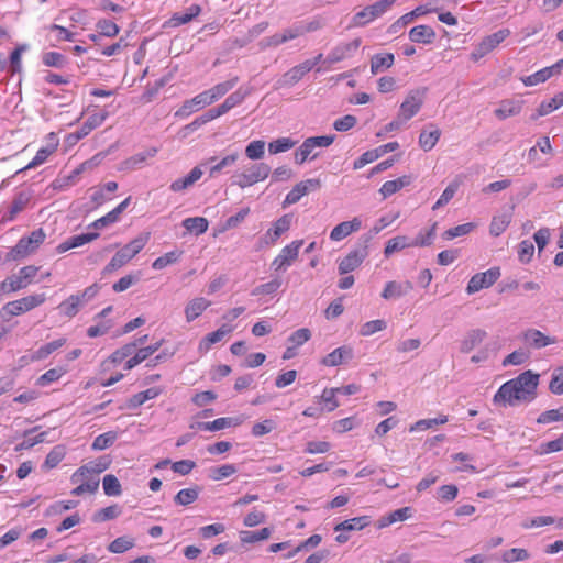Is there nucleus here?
<instances>
[{"label": "nucleus", "instance_id": "obj_17", "mask_svg": "<svg viewBox=\"0 0 563 563\" xmlns=\"http://www.w3.org/2000/svg\"><path fill=\"white\" fill-rule=\"evenodd\" d=\"M309 71H311L310 63L302 62L301 64L294 66L277 80V88L294 86Z\"/></svg>", "mask_w": 563, "mask_h": 563}, {"label": "nucleus", "instance_id": "obj_20", "mask_svg": "<svg viewBox=\"0 0 563 563\" xmlns=\"http://www.w3.org/2000/svg\"><path fill=\"white\" fill-rule=\"evenodd\" d=\"M239 81V77L234 76L227 81L217 84L212 88L202 91L208 103L212 104L217 100H219L221 97H223L225 93H228Z\"/></svg>", "mask_w": 563, "mask_h": 563}, {"label": "nucleus", "instance_id": "obj_61", "mask_svg": "<svg viewBox=\"0 0 563 563\" xmlns=\"http://www.w3.org/2000/svg\"><path fill=\"white\" fill-rule=\"evenodd\" d=\"M42 60L45 66L55 68H63L67 64V58L58 52L45 53Z\"/></svg>", "mask_w": 563, "mask_h": 563}, {"label": "nucleus", "instance_id": "obj_31", "mask_svg": "<svg viewBox=\"0 0 563 563\" xmlns=\"http://www.w3.org/2000/svg\"><path fill=\"white\" fill-rule=\"evenodd\" d=\"M428 128L431 130H422L419 135V145L426 152L431 151L441 136V131L433 124H429Z\"/></svg>", "mask_w": 563, "mask_h": 563}, {"label": "nucleus", "instance_id": "obj_48", "mask_svg": "<svg viewBox=\"0 0 563 563\" xmlns=\"http://www.w3.org/2000/svg\"><path fill=\"white\" fill-rule=\"evenodd\" d=\"M412 246L411 242L408 241V238L405 235H398L390 240H388L384 254L386 257H389L395 252L401 251L406 247Z\"/></svg>", "mask_w": 563, "mask_h": 563}, {"label": "nucleus", "instance_id": "obj_30", "mask_svg": "<svg viewBox=\"0 0 563 563\" xmlns=\"http://www.w3.org/2000/svg\"><path fill=\"white\" fill-rule=\"evenodd\" d=\"M412 181V177L409 175H404L395 180H388L383 184V186L379 189V192L382 194L383 198H387L400 189L409 186Z\"/></svg>", "mask_w": 563, "mask_h": 563}, {"label": "nucleus", "instance_id": "obj_25", "mask_svg": "<svg viewBox=\"0 0 563 563\" xmlns=\"http://www.w3.org/2000/svg\"><path fill=\"white\" fill-rule=\"evenodd\" d=\"M209 106L203 92L198 93L194 98L186 100L183 106L176 111L175 115L185 118L190 115L192 112Z\"/></svg>", "mask_w": 563, "mask_h": 563}, {"label": "nucleus", "instance_id": "obj_33", "mask_svg": "<svg viewBox=\"0 0 563 563\" xmlns=\"http://www.w3.org/2000/svg\"><path fill=\"white\" fill-rule=\"evenodd\" d=\"M209 306L210 301L202 297L195 298L191 301H189L185 308V316L187 322H191L195 319H197Z\"/></svg>", "mask_w": 563, "mask_h": 563}, {"label": "nucleus", "instance_id": "obj_47", "mask_svg": "<svg viewBox=\"0 0 563 563\" xmlns=\"http://www.w3.org/2000/svg\"><path fill=\"white\" fill-rule=\"evenodd\" d=\"M65 343L66 339L64 338L48 342L47 344L41 346L38 350L34 352V354L32 355V361H40L46 358L49 354L62 347Z\"/></svg>", "mask_w": 563, "mask_h": 563}, {"label": "nucleus", "instance_id": "obj_28", "mask_svg": "<svg viewBox=\"0 0 563 563\" xmlns=\"http://www.w3.org/2000/svg\"><path fill=\"white\" fill-rule=\"evenodd\" d=\"M522 109V101L506 99L499 103V107L494 111L495 115L505 120L509 117H514L520 113Z\"/></svg>", "mask_w": 563, "mask_h": 563}, {"label": "nucleus", "instance_id": "obj_57", "mask_svg": "<svg viewBox=\"0 0 563 563\" xmlns=\"http://www.w3.org/2000/svg\"><path fill=\"white\" fill-rule=\"evenodd\" d=\"M135 542L133 538L129 537H119L114 539L109 545L108 550L111 553H124L125 551L132 549L134 547Z\"/></svg>", "mask_w": 563, "mask_h": 563}, {"label": "nucleus", "instance_id": "obj_15", "mask_svg": "<svg viewBox=\"0 0 563 563\" xmlns=\"http://www.w3.org/2000/svg\"><path fill=\"white\" fill-rule=\"evenodd\" d=\"M361 45V38H355L349 43H341L333 47L328 54L324 63L329 65L336 64L352 55Z\"/></svg>", "mask_w": 563, "mask_h": 563}, {"label": "nucleus", "instance_id": "obj_55", "mask_svg": "<svg viewBox=\"0 0 563 563\" xmlns=\"http://www.w3.org/2000/svg\"><path fill=\"white\" fill-rule=\"evenodd\" d=\"M530 558L529 552L526 549L521 548H512L506 550L501 553V561L504 563H515L519 561H525Z\"/></svg>", "mask_w": 563, "mask_h": 563}, {"label": "nucleus", "instance_id": "obj_11", "mask_svg": "<svg viewBox=\"0 0 563 563\" xmlns=\"http://www.w3.org/2000/svg\"><path fill=\"white\" fill-rule=\"evenodd\" d=\"M111 464V459L108 455L100 456L95 461H90L89 463L80 466L70 477L73 484L79 483L88 475H93L97 477L100 473L108 470Z\"/></svg>", "mask_w": 563, "mask_h": 563}, {"label": "nucleus", "instance_id": "obj_51", "mask_svg": "<svg viewBox=\"0 0 563 563\" xmlns=\"http://www.w3.org/2000/svg\"><path fill=\"white\" fill-rule=\"evenodd\" d=\"M236 467L233 464H224L221 466L210 467L208 477L212 481H221L236 473Z\"/></svg>", "mask_w": 563, "mask_h": 563}, {"label": "nucleus", "instance_id": "obj_40", "mask_svg": "<svg viewBox=\"0 0 563 563\" xmlns=\"http://www.w3.org/2000/svg\"><path fill=\"white\" fill-rule=\"evenodd\" d=\"M26 287L19 274L11 275L0 283V295L2 297L5 294L15 292Z\"/></svg>", "mask_w": 563, "mask_h": 563}, {"label": "nucleus", "instance_id": "obj_46", "mask_svg": "<svg viewBox=\"0 0 563 563\" xmlns=\"http://www.w3.org/2000/svg\"><path fill=\"white\" fill-rule=\"evenodd\" d=\"M29 201H30V196L27 194L19 192L13 198V200L9 207L7 219L12 221L15 218V216L18 213H20L26 207Z\"/></svg>", "mask_w": 563, "mask_h": 563}, {"label": "nucleus", "instance_id": "obj_5", "mask_svg": "<svg viewBox=\"0 0 563 563\" xmlns=\"http://www.w3.org/2000/svg\"><path fill=\"white\" fill-rule=\"evenodd\" d=\"M269 174L271 166L266 163L252 164L242 173L234 174L231 177V185L243 189L266 179Z\"/></svg>", "mask_w": 563, "mask_h": 563}, {"label": "nucleus", "instance_id": "obj_41", "mask_svg": "<svg viewBox=\"0 0 563 563\" xmlns=\"http://www.w3.org/2000/svg\"><path fill=\"white\" fill-rule=\"evenodd\" d=\"M77 484L78 486L70 492L73 496H81L86 493L93 494L99 488V479L93 475H88Z\"/></svg>", "mask_w": 563, "mask_h": 563}, {"label": "nucleus", "instance_id": "obj_44", "mask_svg": "<svg viewBox=\"0 0 563 563\" xmlns=\"http://www.w3.org/2000/svg\"><path fill=\"white\" fill-rule=\"evenodd\" d=\"M240 154L238 152L228 154L227 156L220 158L216 164L211 165L209 168V176L211 178L218 176L220 173H222L225 168H229L233 166L236 161L239 159Z\"/></svg>", "mask_w": 563, "mask_h": 563}, {"label": "nucleus", "instance_id": "obj_54", "mask_svg": "<svg viewBox=\"0 0 563 563\" xmlns=\"http://www.w3.org/2000/svg\"><path fill=\"white\" fill-rule=\"evenodd\" d=\"M272 530L267 527L258 531H242L240 538L242 543H254L269 538Z\"/></svg>", "mask_w": 563, "mask_h": 563}, {"label": "nucleus", "instance_id": "obj_42", "mask_svg": "<svg viewBox=\"0 0 563 563\" xmlns=\"http://www.w3.org/2000/svg\"><path fill=\"white\" fill-rule=\"evenodd\" d=\"M291 218L288 214L280 217L266 233V236L271 239L272 243H275L278 238L289 230Z\"/></svg>", "mask_w": 563, "mask_h": 563}, {"label": "nucleus", "instance_id": "obj_59", "mask_svg": "<svg viewBox=\"0 0 563 563\" xmlns=\"http://www.w3.org/2000/svg\"><path fill=\"white\" fill-rule=\"evenodd\" d=\"M64 374L65 369L62 367L51 368L36 379V385L45 387L57 382Z\"/></svg>", "mask_w": 563, "mask_h": 563}, {"label": "nucleus", "instance_id": "obj_23", "mask_svg": "<svg viewBox=\"0 0 563 563\" xmlns=\"http://www.w3.org/2000/svg\"><path fill=\"white\" fill-rule=\"evenodd\" d=\"M523 341L533 349H542L555 343L554 338L543 334L537 329H528L522 334Z\"/></svg>", "mask_w": 563, "mask_h": 563}, {"label": "nucleus", "instance_id": "obj_13", "mask_svg": "<svg viewBox=\"0 0 563 563\" xmlns=\"http://www.w3.org/2000/svg\"><path fill=\"white\" fill-rule=\"evenodd\" d=\"M107 117H108L107 111H101L99 113H93V114L89 115L88 119L84 122V124L80 126L79 130L68 134L66 141L70 145H74L79 140L87 136L92 130H95L96 128L101 125L104 122V120L107 119Z\"/></svg>", "mask_w": 563, "mask_h": 563}, {"label": "nucleus", "instance_id": "obj_29", "mask_svg": "<svg viewBox=\"0 0 563 563\" xmlns=\"http://www.w3.org/2000/svg\"><path fill=\"white\" fill-rule=\"evenodd\" d=\"M487 336L486 331L482 329H474L466 333L465 338L461 342V352L470 353L475 346L481 344Z\"/></svg>", "mask_w": 563, "mask_h": 563}, {"label": "nucleus", "instance_id": "obj_10", "mask_svg": "<svg viewBox=\"0 0 563 563\" xmlns=\"http://www.w3.org/2000/svg\"><path fill=\"white\" fill-rule=\"evenodd\" d=\"M500 277V268L492 267L483 273H477L471 277L466 286L468 295L475 294L482 289L488 288L494 285Z\"/></svg>", "mask_w": 563, "mask_h": 563}, {"label": "nucleus", "instance_id": "obj_8", "mask_svg": "<svg viewBox=\"0 0 563 563\" xmlns=\"http://www.w3.org/2000/svg\"><path fill=\"white\" fill-rule=\"evenodd\" d=\"M427 93V88L410 90L399 108V117L406 122L413 118L421 109Z\"/></svg>", "mask_w": 563, "mask_h": 563}, {"label": "nucleus", "instance_id": "obj_53", "mask_svg": "<svg viewBox=\"0 0 563 563\" xmlns=\"http://www.w3.org/2000/svg\"><path fill=\"white\" fill-rule=\"evenodd\" d=\"M181 254H183V252L179 250H173L170 252H167L164 255L157 257L153 262L152 267L154 269H163L170 264L177 263L179 261Z\"/></svg>", "mask_w": 563, "mask_h": 563}, {"label": "nucleus", "instance_id": "obj_1", "mask_svg": "<svg viewBox=\"0 0 563 563\" xmlns=\"http://www.w3.org/2000/svg\"><path fill=\"white\" fill-rule=\"evenodd\" d=\"M539 375L532 371H526L518 377L504 383L494 395L496 405L515 407L519 404H529L537 397Z\"/></svg>", "mask_w": 563, "mask_h": 563}, {"label": "nucleus", "instance_id": "obj_19", "mask_svg": "<svg viewBox=\"0 0 563 563\" xmlns=\"http://www.w3.org/2000/svg\"><path fill=\"white\" fill-rule=\"evenodd\" d=\"M361 227L362 221L357 217L353 218L351 221L341 222L332 229L330 239L332 241H341L351 233L358 231Z\"/></svg>", "mask_w": 563, "mask_h": 563}, {"label": "nucleus", "instance_id": "obj_38", "mask_svg": "<svg viewBox=\"0 0 563 563\" xmlns=\"http://www.w3.org/2000/svg\"><path fill=\"white\" fill-rule=\"evenodd\" d=\"M412 509L410 507H402L399 509H396L388 514L387 516H384L378 521V528H385L394 522L397 521H405L411 516Z\"/></svg>", "mask_w": 563, "mask_h": 563}, {"label": "nucleus", "instance_id": "obj_24", "mask_svg": "<svg viewBox=\"0 0 563 563\" xmlns=\"http://www.w3.org/2000/svg\"><path fill=\"white\" fill-rule=\"evenodd\" d=\"M409 40L418 44H431L437 37L435 31L429 25H417L409 31Z\"/></svg>", "mask_w": 563, "mask_h": 563}, {"label": "nucleus", "instance_id": "obj_7", "mask_svg": "<svg viewBox=\"0 0 563 563\" xmlns=\"http://www.w3.org/2000/svg\"><path fill=\"white\" fill-rule=\"evenodd\" d=\"M368 244L360 238L356 246L351 250L347 255L341 260L338 266L340 275H345L356 269L368 256Z\"/></svg>", "mask_w": 563, "mask_h": 563}, {"label": "nucleus", "instance_id": "obj_52", "mask_svg": "<svg viewBox=\"0 0 563 563\" xmlns=\"http://www.w3.org/2000/svg\"><path fill=\"white\" fill-rule=\"evenodd\" d=\"M118 439V433L115 431H108L102 434H99L95 438L92 442V450L101 451L110 448Z\"/></svg>", "mask_w": 563, "mask_h": 563}, {"label": "nucleus", "instance_id": "obj_27", "mask_svg": "<svg viewBox=\"0 0 563 563\" xmlns=\"http://www.w3.org/2000/svg\"><path fill=\"white\" fill-rule=\"evenodd\" d=\"M231 331L232 328L230 325L223 324L217 331L207 334L199 343V352H208L213 344L220 342Z\"/></svg>", "mask_w": 563, "mask_h": 563}, {"label": "nucleus", "instance_id": "obj_56", "mask_svg": "<svg viewBox=\"0 0 563 563\" xmlns=\"http://www.w3.org/2000/svg\"><path fill=\"white\" fill-rule=\"evenodd\" d=\"M102 486L107 496H119L122 493L121 484L113 474H107L103 477Z\"/></svg>", "mask_w": 563, "mask_h": 563}, {"label": "nucleus", "instance_id": "obj_16", "mask_svg": "<svg viewBox=\"0 0 563 563\" xmlns=\"http://www.w3.org/2000/svg\"><path fill=\"white\" fill-rule=\"evenodd\" d=\"M57 146H58V139H57L56 134L52 132L47 135L46 146L41 147L36 152L33 159L24 168L20 169V172H23L26 169H32V168H35V167L44 164L46 162V159L56 151Z\"/></svg>", "mask_w": 563, "mask_h": 563}, {"label": "nucleus", "instance_id": "obj_37", "mask_svg": "<svg viewBox=\"0 0 563 563\" xmlns=\"http://www.w3.org/2000/svg\"><path fill=\"white\" fill-rule=\"evenodd\" d=\"M371 523L368 516H360L352 519L344 520L334 527L335 531H354L362 530Z\"/></svg>", "mask_w": 563, "mask_h": 563}, {"label": "nucleus", "instance_id": "obj_32", "mask_svg": "<svg viewBox=\"0 0 563 563\" xmlns=\"http://www.w3.org/2000/svg\"><path fill=\"white\" fill-rule=\"evenodd\" d=\"M395 57L391 53H379L375 54L371 58V71L372 74L382 73L394 65Z\"/></svg>", "mask_w": 563, "mask_h": 563}, {"label": "nucleus", "instance_id": "obj_35", "mask_svg": "<svg viewBox=\"0 0 563 563\" xmlns=\"http://www.w3.org/2000/svg\"><path fill=\"white\" fill-rule=\"evenodd\" d=\"M201 12V8L198 4H192L187 9V12L181 13L177 12L175 13L167 22V24L172 27H177L183 24H186L190 22L192 19H195L199 13Z\"/></svg>", "mask_w": 563, "mask_h": 563}, {"label": "nucleus", "instance_id": "obj_50", "mask_svg": "<svg viewBox=\"0 0 563 563\" xmlns=\"http://www.w3.org/2000/svg\"><path fill=\"white\" fill-rule=\"evenodd\" d=\"M66 450L63 445L54 446L51 452L46 455V459L43 463V467L46 470H51L56 467L65 457Z\"/></svg>", "mask_w": 563, "mask_h": 563}, {"label": "nucleus", "instance_id": "obj_43", "mask_svg": "<svg viewBox=\"0 0 563 563\" xmlns=\"http://www.w3.org/2000/svg\"><path fill=\"white\" fill-rule=\"evenodd\" d=\"M82 306L84 305L79 300L78 296L75 294L70 295L67 299L60 302L58 309L65 317L73 318L79 312V309Z\"/></svg>", "mask_w": 563, "mask_h": 563}, {"label": "nucleus", "instance_id": "obj_14", "mask_svg": "<svg viewBox=\"0 0 563 563\" xmlns=\"http://www.w3.org/2000/svg\"><path fill=\"white\" fill-rule=\"evenodd\" d=\"M299 36H302V30L301 29H291L287 27L284 29L279 33H275L272 36L264 37L258 42V46L261 51H265L271 47H277L288 41L295 40Z\"/></svg>", "mask_w": 563, "mask_h": 563}, {"label": "nucleus", "instance_id": "obj_6", "mask_svg": "<svg viewBox=\"0 0 563 563\" xmlns=\"http://www.w3.org/2000/svg\"><path fill=\"white\" fill-rule=\"evenodd\" d=\"M397 0H379L373 4L363 8L357 12L351 21L349 27H363L374 21L375 19L385 14Z\"/></svg>", "mask_w": 563, "mask_h": 563}, {"label": "nucleus", "instance_id": "obj_63", "mask_svg": "<svg viewBox=\"0 0 563 563\" xmlns=\"http://www.w3.org/2000/svg\"><path fill=\"white\" fill-rule=\"evenodd\" d=\"M558 421H563V405L556 409L547 410L537 418V422L539 424H547Z\"/></svg>", "mask_w": 563, "mask_h": 563}, {"label": "nucleus", "instance_id": "obj_21", "mask_svg": "<svg viewBox=\"0 0 563 563\" xmlns=\"http://www.w3.org/2000/svg\"><path fill=\"white\" fill-rule=\"evenodd\" d=\"M413 289V285L411 282L407 280L405 283H398V282H388L384 290L382 291V297L386 300L389 299H397L405 295H407L409 291Z\"/></svg>", "mask_w": 563, "mask_h": 563}, {"label": "nucleus", "instance_id": "obj_4", "mask_svg": "<svg viewBox=\"0 0 563 563\" xmlns=\"http://www.w3.org/2000/svg\"><path fill=\"white\" fill-rule=\"evenodd\" d=\"M45 238L46 233L42 228L34 230L29 236L21 238L15 246L7 253V262L16 261L34 253Z\"/></svg>", "mask_w": 563, "mask_h": 563}, {"label": "nucleus", "instance_id": "obj_36", "mask_svg": "<svg viewBox=\"0 0 563 563\" xmlns=\"http://www.w3.org/2000/svg\"><path fill=\"white\" fill-rule=\"evenodd\" d=\"M424 13H427V10H424L423 7H417L415 10H412L411 12H408L406 14H404L402 16H400L397 21H395L388 29V33L389 34H396L398 33L401 29H404L406 25H408L409 23H411L413 21L415 18H418L420 15H423Z\"/></svg>", "mask_w": 563, "mask_h": 563}, {"label": "nucleus", "instance_id": "obj_64", "mask_svg": "<svg viewBox=\"0 0 563 563\" xmlns=\"http://www.w3.org/2000/svg\"><path fill=\"white\" fill-rule=\"evenodd\" d=\"M549 389L554 395L563 394V366L554 369L549 384Z\"/></svg>", "mask_w": 563, "mask_h": 563}, {"label": "nucleus", "instance_id": "obj_58", "mask_svg": "<svg viewBox=\"0 0 563 563\" xmlns=\"http://www.w3.org/2000/svg\"><path fill=\"white\" fill-rule=\"evenodd\" d=\"M121 509L117 505H111L96 511L92 516L93 522H103L117 518Z\"/></svg>", "mask_w": 563, "mask_h": 563}, {"label": "nucleus", "instance_id": "obj_34", "mask_svg": "<svg viewBox=\"0 0 563 563\" xmlns=\"http://www.w3.org/2000/svg\"><path fill=\"white\" fill-rule=\"evenodd\" d=\"M233 421H234V419L229 418V417L218 418L210 422L197 421V422L192 423L190 426V428L202 430V431L213 432V431H219V430L231 427L233 424Z\"/></svg>", "mask_w": 563, "mask_h": 563}, {"label": "nucleus", "instance_id": "obj_26", "mask_svg": "<svg viewBox=\"0 0 563 563\" xmlns=\"http://www.w3.org/2000/svg\"><path fill=\"white\" fill-rule=\"evenodd\" d=\"M161 387H151L144 391H140L130 397L124 406L126 409H136L142 406L145 401L156 398L162 394Z\"/></svg>", "mask_w": 563, "mask_h": 563}, {"label": "nucleus", "instance_id": "obj_12", "mask_svg": "<svg viewBox=\"0 0 563 563\" xmlns=\"http://www.w3.org/2000/svg\"><path fill=\"white\" fill-rule=\"evenodd\" d=\"M302 244L303 240H296L283 247L280 253L272 262V267L275 271H286L298 257Z\"/></svg>", "mask_w": 563, "mask_h": 563}, {"label": "nucleus", "instance_id": "obj_45", "mask_svg": "<svg viewBox=\"0 0 563 563\" xmlns=\"http://www.w3.org/2000/svg\"><path fill=\"white\" fill-rule=\"evenodd\" d=\"M183 225L190 233L200 235L208 230L209 222L203 217H192V218H186L183 221Z\"/></svg>", "mask_w": 563, "mask_h": 563}, {"label": "nucleus", "instance_id": "obj_60", "mask_svg": "<svg viewBox=\"0 0 563 563\" xmlns=\"http://www.w3.org/2000/svg\"><path fill=\"white\" fill-rule=\"evenodd\" d=\"M509 223L510 216L508 214L494 217L489 225V233L494 236H499L508 228Z\"/></svg>", "mask_w": 563, "mask_h": 563}, {"label": "nucleus", "instance_id": "obj_39", "mask_svg": "<svg viewBox=\"0 0 563 563\" xmlns=\"http://www.w3.org/2000/svg\"><path fill=\"white\" fill-rule=\"evenodd\" d=\"M200 490L199 486L180 489L174 497V503L179 506H188L198 499Z\"/></svg>", "mask_w": 563, "mask_h": 563}, {"label": "nucleus", "instance_id": "obj_22", "mask_svg": "<svg viewBox=\"0 0 563 563\" xmlns=\"http://www.w3.org/2000/svg\"><path fill=\"white\" fill-rule=\"evenodd\" d=\"M249 95V91L242 90V88H239L236 91L232 92L230 96L227 97V99L217 108H211L214 112L216 117H221L224 113H227L232 108L241 104L246 96Z\"/></svg>", "mask_w": 563, "mask_h": 563}, {"label": "nucleus", "instance_id": "obj_2", "mask_svg": "<svg viewBox=\"0 0 563 563\" xmlns=\"http://www.w3.org/2000/svg\"><path fill=\"white\" fill-rule=\"evenodd\" d=\"M150 239V233L140 234L131 242L121 247L111 258V261L102 269V274H111L112 272L124 266L136 254H139L146 245Z\"/></svg>", "mask_w": 563, "mask_h": 563}, {"label": "nucleus", "instance_id": "obj_9", "mask_svg": "<svg viewBox=\"0 0 563 563\" xmlns=\"http://www.w3.org/2000/svg\"><path fill=\"white\" fill-rule=\"evenodd\" d=\"M510 34L508 29H501L486 37L478 43L473 52L471 53V59L474 62L479 60L493 49H495L503 41H505Z\"/></svg>", "mask_w": 563, "mask_h": 563}, {"label": "nucleus", "instance_id": "obj_3", "mask_svg": "<svg viewBox=\"0 0 563 563\" xmlns=\"http://www.w3.org/2000/svg\"><path fill=\"white\" fill-rule=\"evenodd\" d=\"M45 301V294L31 295L18 300L10 301L0 309V321L8 322L12 317L31 311Z\"/></svg>", "mask_w": 563, "mask_h": 563}, {"label": "nucleus", "instance_id": "obj_18", "mask_svg": "<svg viewBox=\"0 0 563 563\" xmlns=\"http://www.w3.org/2000/svg\"><path fill=\"white\" fill-rule=\"evenodd\" d=\"M354 357V351L349 345H342L336 347L331 353L327 354L321 364L324 366H339L342 364H347Z\"/></svg>", "mask_w": 563, "mask_h": 563}, {"label": "nucleus", "instance_id": "obj_62", "mask_svg": "<svg viewBox=\"0 0 563 563\" xmlns=\"http://www.w3.org/2000/svg\"><path fill=\"white\" fill-rule=\"evenodd\" d=\"M296 145V141L289 137H280L268 144V151L271 154H278L287 152Z\"/></svg>", "mask_w": 563, "mask_h": 563}, {"label": "nucleus", "instance_id": "obj_49", "mask_svg": "<svg viewBox=\"0 0 563 563\" xmlns=\"http://www.w3.org/2000/svg\"><path fill=\"white\" fill-rule=\"evenodd\" d=\"M36 429L37 428L25 431L24 440L15 446V451L29 450L38 443H43L46 440V437H47L46 431L41 432L35 437H32V438L30 437V434L32 432H34Z\"/></svg>", "mask_w": 563, "mask_h": 563}]
</instances>
